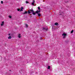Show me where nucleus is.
Returning <instances> with one entry per match:
<instances>
[{
	"instance_id": "2eb2a0df",
	"label": "nucleus",
	"mask_w": 75,
	"mask_h": 75,
	"mask_svg": "<svg viewBox=\"0 0 75 75\" xmlns=\"http://www.w3.org/2000/svg\"><path fill=\"white\" fill-rule=\"evenodd\" d=\"M9 17L10 18H11L12 17L11 16H9Z\"/></svg>"
},
{
	"instance_id": "f3484780",
	"label": "nucleus",
	"mask_w": 75,
	"mask_h": 75,
	"mask_svg": "<svg viewBox=\"0 0 75 75\" xmlns=\"http://www.w3.org/2000/svg\"><path fill=\"white\" fill-rule=\"evenodd\" d=\"M1 4H3V1H1Z\"/></svg>"
},
{
	"instance_id": "7ed1b4c3",
	"label": "nucleus",
	"mask_w": 75,
	"mask_h": 75,
	"mask_svg": "<svg viewBox=\"0 0 75 75\" xmlns=\"http://www.w3.org/2000/svg\"><path fill=\"white\" fill-rule=\"evenodd\" d=\"M59 15L60 16H64V13H63V12H61V11H59Z\"/></svg>"
},
{
	"instance_id": "1a4fd4ad",
	"label": "nucleus",
	"mask_w": 75,
	"mask_h": 75,
	"mask_svg": "<svg viewBox=\"0 0 75 75\" xmlns=\"http://www.w3.org/2000/svg\"><path fill=\"white\" fill-rule=\"evenodd\" d=\"M36 13H36H36H34V12L33 13V15H35V14H36Z\"/></svg>"
},
{
	"instance_id": "6ab92c4d",
	"label": "nucleus",
	"mask_w": 75,
	"mask_h": 75,
	"mask_svg": "<svg viewBox=\"0 0 75 75\" xmlns=\"http://www.w3.org/2000/svg\"><path fill=\"white\" fill-rule=\"evenodd\" d=\"M17 10H18V11H20V9H18Z\"/></svg>"
},
{
	"instance_id": "f03ea898",
	"label": "nucleus",
	"mask_w": 75,
	"mask_h": 75,
	"mask_svg": "<svg viewBox=\"0 0 75 75\" xmlns=\"http://www.w3.org/2000/svg\"><path fill=\"white\" fill-rule=\"evenodd\" d=\"M62 36H63V38H65L67 36V33H64L62 34Z\"/></svg>"
},
{
	"instance_id": "412c9836",
	"label": "nucleus",
	"mask_w": 75,
	"mask_h": 75,
	"mask_svg": "<svg viewBox=\"0 0 75 75\" xmlns=\"http://www.w3.org/2000/svg\"><path fill=\"white\" fill-rule=\"evenodd\" d=\"M23 9H21V10H20V11H23Z\"/></svg>"
},
{
	"instance_id": "4468645a",
	"label": "nucleus",
	"mask_w": 75,
	"mask_h": 75,
	"mask_svg": "<svg viewBox=\"0 0 75 75\" xmlns=\"http://www.w3.org/2000/svg\"><path fill=\"white\" fill-rule=\"evenodd\" d=\"M25 26L26 27H28V25L27 24H25Z\"/></svg>"
},
{
	"instance_id": "5701e85b",
	"label": "nucleus",
	"mask_w": 75,
	"mask_h": 75,
	"mask_svg": "<svg viewBox=\"0 0 75 75\" xmlns=\"http://www.w3.org/2000/svg\"><path fill=\"white\" fill-rule=\"evenodd\" d=\"M8 35H9V36H10V35H11L10 34V33Z\"/></svg>"
},
{
	"instance_id": "39448f33",
	"label": "nucleus",
	"mask_w": 75,
	"mask_h": 75,
	"mask_svg": "<svg viewBox=\"0 0 75 75\" xmlns=\"http://www.w3.org/2000/svg\"><path fill=\"white\" fill-rule=\"evenodd\" d=\"M18 37L19 38H21V35L20 34H19L18 35Z\"/></svg>"
},
{
	"instance_id": "ddd939ff",
	"label": "nucleus",
	"mask_w": 75,
	"mask_h": 75,
	"mask_svg": "<svg viewBox=\"0 0 75 75\" xmlns=\"http://www.w3.org/2000/svg\"><path fill=\"white\" fill-rule=\"evenodd\" d=\"M30 11H31L32 13H33L34 12V11L33 10L31 9L30 10Z\"/></svg>"
},
{
	"instance_id": "dca6fc26",
	"label": "nucleus",
	"mask_w": 75,
	"mask_h": 75,
	"mask_svg": "<svg viewBox=\"0 0 75 75\" xmlns=\"http://www.w3.org/2000/svg\"><path fill=\"white\" fill-rule=\"evenodd\" d=\"M74 32V30H72L71 31V33H73Z\"/></svg>"
},
{
	"instance_id": "aec40b11",
	"label": "nucleus",
	"mask_w": 75,
	"mask_h": 75,
	"mask_svg": "<svg viewBox=\"0 0 75 75\" xmlns=\"http://www.w3.org/2000/svg\"><path fill=\"white\" fill-rule=\"evenodd\" d=\"M26 3H29V2H28L27 1H26Z\"/></svg>"
},
{
	"instance_id": "4be33fe9",
	"label": "nucleus",
	"mask_w": 75,
	"mask_h": 75,
	"mask_svg": "<svg viewBox=\"0 0 75 75\" xmlns=\"http://www.w3.org/2000/svg\"><path fill=\"white\" fill-rule=\"evenodd\" d=\"M21 8V9L23 10V7H22Z\"/></svg>"
},
{
	"instance_id": "9b49d317",
	"label": "nucleus",
	"mask_w": 75,
	"mask_h": 75,
	"mask_svg": "<svg viewBox=\"0 0 75 75\" xmlns=\"http://www.w3.org/2000/svg\"><path fill=\"white\" fill-rule=\"evenodd\" d=\"M43 29L45 30L46 31H47V30H48V29H45L44 28H43Z\"/></svg>"
},
{
	"instance_id": "6e6552de",
	"label": "nucleus",
	"mask_w": 75,
	"mask_h": 75,
	"mask_svg": "<svg viewBox=\"0 0 75 75\" xmlns=\"http://www.w3.org/2000/svg\"><path fill=\"white\" fill-rule=\"evenodd\" d=\"M27 11H25V13H23V14H27Z\"/></svg>"
},
{
	"instance_id": "20e7f679",
	"label": "nucleus",
	"mask_w": 75,
	"mask_h": 75,
	"mask_svg": "<svg viewBox=\"0 0 75 75\" xmlns=\"http://www.w3.org/2000/svg\"><path fill=\"white\" fill-rule=\"evenodd\" d=\"M35 3V1L33 0L32 3V5L34 6V3Z\"/></svg>"
},
{
	"instance_id": "0eeeda50",
	"label": "nucleus",
	"mask_w": 75,
	"mask_h": 75,
	"mask_svg": "<svg viewBox=\"0 0 75 75\" xmlns=\"http://www.w3.org/2000/svg\"><path fill=\"white\" fill-rule=\"evenodd\" d=\"M55 25H58V23H56L54 24Z\"/></svg>"
},
{
	"instance_id": "423d86ee",
	"label": "nucleus",
	"mask_w": 75,
	"mask_h": 75,
	"mask_svg": "<svg viewBox=\"0 0 75 75\" xmlns=\"http://www.w3.org/2000/svg\"><path fill=\"white\" fill-rule=\"evenodd\" d=\"M4 25V21L2 22L1 25Z\"/></svg>"
},
{
	"instance_id": "f257e3e1",
	"label": "nucleus",
	"mask_w": 75,
	"mask_h": 75,
	"mask_svg": "<svg viewBox=\"0 0 75 75\" xmlns=\"http://www.w3.org/2000/svg\"><path fill=\"white\" fill-rule=\"evenodd\" d=\"M38 9L39 11H36V13L38 14V15L39 17H41V14L40 13H40L41 12V11H40V7H38Z\"/></svg>"
},
{
	"instance_id": "9d476101",
	"label": "nucleus",
	"mask_w": 75,
	"mask_h": 75,
	"mask_svg": "<svg viewBox=\"0 0 75 75\" xmlns=\"http://www.w3.org/2000/svg\"><path fill=\"white\" fill-rule=\"evenodd\" d=\"M11 36H9V37H8V39H11Z\"/></svg>"
},
{
	"instance_id": "a211bd4d",
	"label": "nucleus",
	"mask_w": 75,
	"mask_h": 75,
	"mask_svg": "<svg viewBox=\"0 0 75 75\" xmlns=\"http://www.w3.org/2000/svg\"><path fill=\"white\" fill-rule=\"evenodd\" d=\"M30 11H28V14H30Z\"/></svg>"
},
{
	"instance_id": "f8f14e48",
	"label": "nucleus",
	"mask_w": 75,
	"mask_h": 75,
	"mask_svg": "<svg viewBox=\"0 0 75 75\" xmlns=\"http://www.w3.org/2000/svg\"><path fill=\"white\" fill-rule=\"evenodd\" d=\"M47 69H50V66H48V67L47 68Z\"/></svg>"
}]
</instances>
